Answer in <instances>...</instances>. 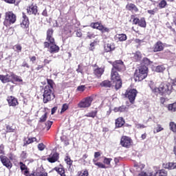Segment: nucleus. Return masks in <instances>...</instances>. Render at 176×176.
Segmentation results:
<instances>
[{
    "instance_id": "obj_1",
    "label": "nucleus",
    "mask_w": 176,
    "mask_h": 176,
    "mask_svg": "<svg viewBox=\"0 0 176 176\" xmlns=\"http://www.w3.org/2000/svg\"><path fill=\"white\" fill-rule=\"evenodd\" d=\"M148 76V67L146 65H143L135 70V82H141L144 80L145 78Z\"/></svg>"
},
{
    "instance_id": "obj_2",
    "label": "nucleus",
    "mask_w": 176,
    "mask_h": 176,
    "mask_svg": "<svg viewBox=\"0 0 176 176\" xmlns=\"http://www.w3.org/2000/svg\"><path fill=\"white\" fill-rule=\"evenodd\" d=\"M16 23V14L13 13V12H7L5 14V19L3 24L6 27H10L12 24H14Z\"/></svg>"
},
{
    "instance_id": "obj_3",
    "label": "nucleus",
    "mask_w": 176,
    "mask_h": 176,
    "mask_svg": "<svg viewBox=\"0 0 176 176\" xmlns=\"http://www.w3.org/2000/svg\"><path fill=\"white\" fill-rule=\"evenodd\" d=\"M43 102L46 104L51 101V100L54 99V94H53L52 89H50V87H45L43 91Z\"/></svg>"
},
{
    "instance_id": "obj_4",
    "label": "nucleus",
    "mask_w": 176,
    "mask_h": 176,
    "mask_svg": "<svg viewBox=\"0 0 176 176\" xmlns=\"http://www.w3.org/2000/svg\"><path fill=\"white\" fill-rule=\"evenodd\" d=\"M111 80L115 84L116 90H119L122 87V79H120V76L118 72H111Z\"/></svg>"
},
{
    "instance_id": "obj_5",
    "label": "nucleus",
    "mask_w": 176,
    "mask_h": 176,
    "mask_svg": "<svg viewBox=\"0 0 176 176\" xmlns=\"http://www.w3.org/2000/svg\"><path fill=\"white\" fill-rule=\"evenodd\" d=\"M93 100H94V96H89L86 98L84 100L78 103V105L79 108H89V107L91 105V102H93Z\"/></svg>"
},
{
    "instance_id": "obj_6",
    "label": "nucleus",
    "mask_w": 176,
    "mask_h": 176,
    "mask_svg": "<svg viewBox=\"0 0 176 176\" xmlns=\"http://www.w3.org/2000/svg\"><path fill=\"white\" fill-rule=\"evenodd\" d=\"M124 64H123V61L122 60H116L113 63V68L111 69V72H118L116 71H124Z\"/></svg>"
},
{
    "instance_id": "obj_7",
    "label": "nucleus",
    "mask_w": 176,
    "mask_h": 176,
    "mask_svg": "<svg viewBox=\"0 0 176 176\" xmlns=\"http://www.w3.org/2000/svg\"><path fill=\"white\" fill-rule=\"evenodd\" d=\"M137 89H129V91H126V97H127L131 102V104L134 103V101H135V97H137Z\"/></svg>"
},
{
    "instance_id": "obj_8",
    "label": "nucleus",
    "mask_w": 176,
    "mask_h": 176,
    "mask_svg": "<svg viewBox=\"0 0 176 176\" xmlns=\"http://www.w3.org/2000/svg\"><path fill=\"white\" fill-rule=\"evenodd\" d=\"M0 160L3 164V166H5L8 170H10L12 167H13V164H12V162H10V160L8 158V157L4 155H0Z\"/></svg>"
},
{
    "instance_id": "obj_9",
    "label": "nucleus",
    "mask_w": 176,
    "mask_h": 176,
    "mask_svg": "<svg viewBox=\"0 0 176 176\" xmlns=\"http://www.w3.org/2000/svg\"><path fill=\"white\" fill-rule=\"evenodd\" d=\"M8 82H23V79L18 76L13 74V72H8L6 74Z\"/></svg>"
},
{
    "instance_id": "obj_10",
    "label": "nucleus",
    "mask_w": 176,
    "mask_h": 176,
    "mask_svg": "<svg viewBox=\"0 0 176 176\" xmlns=\"http://www.w3.org/2000/svg\"><path fill=\"white\" fill-rule=\"evenodd\" d=\"M120 144L124 148H129L131 146V139L127 136H123L121 138Z\"/></svg>"
},
{
    "instance_id": "obj_11",
    "label": "nucleus",
    "mask_w": 176,
    "mask_h": 176,
    "mask_svg": "<svg viewBox=\"0 0 176 176\" xmlns=\"http://www.w3.org/2000/svg\"><path fill=\"white\" fill-rule=\"evenodd\" d=\"M22 28H27L28 25H30V21L28 20V17L27 15L23 14L22 23H21Z\"/></svg>"
},
{
    "instance_id": "obj_12",
    "label": "nucleus",
    "mask_w": 176,
    "mask_h": 176,
    "mask_svg": "<svg viewBox=\"0 0 176 176\" xmlns=\"http://www.w3.org/2000/svg\"><path fill=\"white\" fill-rule=\"evenodd\" d=\"M47 41H48V42H50V43H54V38H53L52 29H49L47 31Z\"/></svg>"
},
{
    "instance_id": "obj_13",
    "label": "nucleus",
    "mask_w": 176,
    "mask_h": 176,
    "mask_svg": "<svg viewBox=\"0 0 176 176\" xmlns=\"http://www.w3.org/2000/svg\"><path fill=\"white\" fill-rule=\"evenodd\" d=\"M28 13L36 15L38 13V7L34 4L31 5L28 9Z\"/></svg>"
},
{
    "instance_id": "obj_14",
    "label": "nucleus",
    "mask_w": 176,
    "mask_h": 176,
    "mask_svg": "<svg viewBox=\"0 0 176 176\" xmlns=\"http://www.w3.org/2000/svg\"><path fill=\"white\" fill-rule=\"evenodd\" d=\"M164 49V46L163 45V43L158 41L155 45H154L153 52H162Z\"/></svg>"
},
{
    "instance_id": "obj_15",
    "label": "nucleus",
    "mask_w": 176,
    "mask_h": 176,
    "mask_svg": "<svg viewBox=\"0 0 176 176\" xmlns=\"http://www.w3.org/2000/svg\"><path fill=\"white\" fill-rule=\"evenodd\" d=\"M8 102L10 107H16L19 102H17V99L14 98L13 96H10L8 98Z\"/></svg>"
},
{
    "instance_id": "obj_16",
    "label": "nucleus",
    "mask_w": 176,
    "mask_h": 176,
    "mask_svg": "<svg viewBox=\"0 0 176 176\" xmlns=\"http://www.w3.org/2000/svg\"><path fill=\"white\" fill-rule=\"evenodd\" d=\"M58 50H60V47H58V46H57L56 44H54V43H50V50H49L50 52H51L52 54L57 53V52H58Z\"/></svg>"
},
{
    "instance_id": "obj_17",
    "label": "nucleus",
    "mask_w": 176,
    "mask_h": 176,
    "mask_svg": "<svg viewBox=\"0 0 176 176\" xmlns=\"http://www.w3.org/2000/svg\"><path fill=\"white\" fill-rule=\"evenodd\" d=\"M104 50L108 53V52H112L115 50V45L113 43H107L104 45Z\"/></svg>"
},
{
    "instance_id": "obj_18",
    "label": "nucleus",
    "mask_w": 176,
    "mask_h": 176,
    "mask_svg": "<svg viewBox=\"0 0 176 176\" xmlns=\"http://www.w3.org/2000/svg\"><path fill=\"white\" fill-rule=\"evenodd\" d=\"M47 160L50 163H56L58 160V153H54L51 157L47 158Z\"/></svg>"
},
{
    "instance_id": "obj_19",
    "label": "nucleus",
    "mask_w": 176,
    "mask_h": 176,
    "mask_svg": "<svg viewBox=\"0 0 176 176\" xmlns=\"http://www.w3.org/2000/svg\"><path fill=\"white\" fill-rule=\"evenodd\" d=\"M29 176H47V173H43L39 169H37L36 172L30 174Z\"/></svg>"
},
{
    "instance_id": "obj_20",
    "label": "nucleus",
    "mask_w": 176,
    "mask_h": 176,
    "mask_svg": "<svg viewBox=\"0 0 176 176\" xmlns=\"http://www.w3.org/2000/svg\"><path fill=\"white\" fill-rule=\"evenodd\" d=\"M126 9H128V10H132V12H135V13H137V12H138V8H137V6H135V5L133 3L127 5Z\"/></svg>"
},
{
    "instance_id": "obj_21",
    "label": "nucleus",
    "mask_w": 176,
    "mask_h": 176,
    "mask_svg": "<svg viewBox=\"0 0 176 176\" xmlns=\"http://www.w3.org/2000/svg\"><path fill=\"white\" fill-rule=\"evenodd\" d=\"M124 124V120H123V118H118L116 120V126L117 127H122Z\"/></svg>"
},
{
    "instance_id": "obj_22",
    "label": "nucleus",
    "mask_w": 176,
    "mask_h": 176,
    "mask_svg": "<svg viewBox=\"0 0 176 176\" xmlns=\"http://www.w3.org/2000/svg\"><path fill=\"white\" fill-rule=\"evenodd\" d=\"M32 142H36V138H29L28 140H25L23 146L30 145V144H32Z\"/></svg>"
},
{
    "instance_id": "obj_23",
    "label": "nucleus",
    "mask_w": 176,
    "mask_h": 176,
    "mask_svg": "<svg viewBox=\"0 0 176 176\" xmlns=\"http://www.w3.org/2000/svg\"><path fill=\"white\" fill-rule=\"evenodd\" d=\"M104 74V69L102 68H98L94 70V74L98 77L100 78L101 75Z\"/></svg>"
},
{
    "instance_id": "obj_24",
    "label": "nucleus",
    "mask_w": 176,
    "mask_h": 176,
    "mask_svg": "<svg viewBox=\"0 0 176 176\" xmlns=\"http://www.w3.org/2000/svg\"><path fill=\"white\" fill-rule=\"evenodd\" d=\"M133 58L135 60V61H141L142 54H141V52H136L135 54H133Z\"/></svg>"
},
{
    "instance_id": "obj_25",
    "label": "nucleus",
    "mask_w": 176,
    "mask_h": 176,
    "mask_svg": "<svg viewBox=\"0 0 176 176\" xmlns=\"http://www.w3.org/2000/svg\"><path fill=\"white\" fill-rule=\"evenodd\" d=\"M157 175V173H153V171L148 172V174H147L145 172H142L139 173V176H156Z\"/></svg>"
},
{
    "instance_id": "obj_26",
    "label": "nucleus",
    "mask_w": 176,
    "mask_h": 176,
    "mask_svg": "<svg viewBox=\"0 0 176 176\" xmlns=\"http://www.w3.org/2000/svg\"><path fill=\"white\" fill-rule=\"evenodd\" d=\"M176 167V163L175 162H168L166 164L165 168H168V170H174Z\"/></svg>"
},
{
    "instance_id": "obj_27",
    "label": "nucleus",
    "mask_w": 176,
    "mask_h": 176,
    "mask_svg": "<svg viewBox=\"0 0 176 176\" xmlns=\"http://www.w3.org/2000/svg\"><path fill=\"white\" fill-rule=\"evenodd\" d=\"M102 25L98 22L91 23V27L92 28H96V30H99V31L102 28Z\"/></svg>"
},
{
    "instance_id": "obj_28",
    "label": "nucleus",
    "mask_w": 176,
    "mask_h": 176,
    "mask_svg": "<svg viewBox=\"0 0 176 176\" xmlns=\"http://www.w3.org/2000/svg\"><path fill=\"white\" fill-rule=\"evenodd\" d=\"M168 111H170L171 112H176V102L170 104L168 106Z\"/></svg>"
},
{
    "instance_id": "obj_29",
    "label": "nucleus",
    "mask_w": 176,
    "mask_h": 176,
    "mask_svg": "<svg viewBox=\"0 0 176 176\" xmlns=\"http://www.w3.org/2000/svg\"><path fill=\"white\" fill-rule=\"evenodd\" d=\"M117 38L118 39H119L120 42H123V41H126L127 36L124 34H118Z\"/></svg>"
},
{
    "instance_id": "obj_30",
    "label": "nucleus",
    "mask_w": 176,
    "mask_h": 176,
    "mask_svg": "<svg viewBox=\"0 0 176 176\" xmlns=\"http://www.w3.org/2000/svg\"><path fill=\"white\" fill-rule=\"evenodd\" d=\"M100 86H102V87H111V84L109 80H104L100 83Z\"/></svg>"
},
{
    "instance_id": "obj_31",
    "label": "nucleus",
    "mask_w": 176,
    "mask_h": 176,
    "mask_svg": "<svg viewBox=\"0 0 176 176\" xmlns=\"http://www.w3.org/2000/svg\"><path fill=\"white\" fill-rule=\"evenodd\" d=\"M138 25L140 27H143L144 28H145L146 27V22L145 21L144 18H142L141 19H139Z\"/></svg>"
},
{
    "instance_id": "obj_32",
    "label": "nucleus",
    "mask_w": 176,
    "mask_h": 176,
    "mask_svg": "<svg viewBox=\"0 0 176 176\" xmlns=\"http://www.w3.org/2000/svg\"><path fill=\"white\" fill-rule=\"evenodd\" d=\"M0 80L2 83H8L9 82L6 75H0Z\"/></svg>"
},
{
    "instance_id": "obj_33",
    "label": "nucleus",
    "mask_w": 176,
    "mask_h": 176,
    "mask_svg": "<svg viewBox=\"0 0 176 176\" xmlns=\"http://www.w3.org/2000/svg\"><path fill=\"white\" fill-rule=\"evenodd\" d=\"M96 115H97V111H91L85 115L87 118H96Z\"/></svg>"
},
{
    "instance_id": "obj_34",
    "label": "nucleus",
    "mask_w": 176,
    "mask_h": 176,
    "mask_svg": "<svg viewBox=\"0 0 176 176\" xmlns=\"http://www.w3.org/2000/svg\"><path fill=\"white\" fill-rule=\"evenodd\" d=\"M23 49V47H21V45L17 44V45H15L14 47H13V50L15 51V52H17L18 53H20V52H21V50Z\"/></svg>"
},
{
    "instance_id": "obj_35",
    "label": "nucleus",
    "mask_w": 176,
    "mask_h": 176,
    "mask_svg": "<svg viewBox=\"0 0 176 176\" xmlns=\"http://www.w3.org/2000/svg\"><path fill=\"white\" fill-rule=\"evenodd\" d=\"M166 69V67L164 65L157 66L155 69L157 72H163Z\"/></svg>"
},
{
    "instance_id": "obj_36",
    "label": "nucleus",
    "mask_w": 176,
    "mask_h": 176,
    "mask_svg": "<svg viewBox=\"0 0 176 176\" xmlns=\"http://www.w3.org/2000/svg\"><path fill=\"white\" fill-rule=\"evenodd\" d=\"M147 12L148 13V14L153 16L155 15V14L157 13V8H155L153 10H148Z\"/></svg>"
},
{
    "instance_id": "obj_37",
    "label": "nucleus",
    "mask_w": 176,
    "mask_h": 176,
    "mask_svg": "<svg viewBox=\"0 0 176 176\" xmlns=\"http://www.w3.org/2000/svg\"><path fill=\"white\" fill-rule=\"evenodd\" d=\"M56 171L60 174L61 176H65V170H64V168H58L56 169Z\"/></svg>"
},
{
    "instance_id": "obj_38",
    "label": "nucleus",
    "mask_w": 176,
    "mask_h": 176,
    "mask_svg": "<svg viewBox=\"0 0 176 176\" xmlns=\"http://www.w3.org/2000/svg\"><path fill=\"white\" fill-rule=\"evenodd\" d=\"M153 173H157L159 174L158 176H167V171L164 170H160L159 172H153Z\"/></svg>"
},
{
    "instance_id": "obj_39",
    "label": "nucleus",
    "mask_w": 176,
    "mask_h": 176,
    "mask_svg": "<svg viewBox=\"0 0 176 176\" xmlns=\"http://www.w3.org/2000/svg\"><path fill=\"white\" fill-rule=\"evenodd\" d=\"M65 162L67 163V164L69 166V167H71V166H72L73 161L71 160V158H69V157H65Z\"/></svg>"
},
{
    "instance_id": "obj_40",
    "label": "nucleus",
    "mask_w": 176,
    "mask_h": 176,
    "mask_svg": "<svg viewBox=\"0 0 176 176\" xmlns=\"http://www.w3.org/2000/svg\"><path fill=\"white\" fill-rule=\"evenodd\" d=\"M163 131V127L160 124H158L157 127L155 128L154 133H160V131Z\"/></svg>"
},
{
    "instance_id": "obj_41",
    "label": "nucleus",
    "mask_w": 176,
    "mask_h": 176,
    "mask_svg": "<svg viewBox=\"0 0 176 176\" xmlns=\"http://www.w3.org/2000/svg\"><path fill=\"white\" fill-rule=\"evenodd\" d=\"M142 64H144V65H149V64H151V60H149L148 59V58H144L142 59Z\"/></svg>"
},
{
    "instance_id": "obj_42",
    "label": "nucleus",
    "mask_w": 176,
    "mask_h": 176,
    "mask_svg": "<svg viewBox=\"0 0 176 176\" xmlns=\"http://www.w3.org/2000/svg\"><path fill=\"white\" fill-rule=\"evenodd\" d=\"M4 2H6V3H15V6H17V5H19V2L16 3V0H3Z\"/></svg>"
},
{
    "instance_id": "obj_43",
    "label": "nucleus",
    "mask_w": 176,
    "mask_h": 176,
    "mask_svg": "<svg viewBox=\"0 0 176 176\" xmlns=\"http://www.w3.org/2000/svg\"><path fill=\"white\" fill-rule=\"evenodd\" d=\"M46 119H47V113H45L44 115L41 116V118H40V122H46Z\"/></svg>"
},
{
    "instance_id": "obj_44",
    "label": "nucleus",
    "mask_w": 176,
    "mask_h": 176,
    "mask_svg": "<svg viewBox=\"0 0 176 176\" xmlns=\"http://www.w3.org/2000/svg\"><path fill=\"white\" fill-rule=\"evenodd\" d=\"M47 83L49 85H47V87H50V89H53V85L54 84V82L52 81V80L47 79Z\"/></svg>"
},
{
    "instance_id": "obj_45",
    "label": "nucleus",
    "mask_w": 176,
    "mask_h": 176,
    "mask_svg": "<svg viewBox=\"0 0 176 176\" xmlns=\"http://www.w3.org/2000/svg\"><path fill=\"white\" fill-rule=\"evenodd\" d=\"M166 5H167V2L164 0L161 1V2L159 3V6L161 8H165Z\"/></svg>"
},
{
    "instance_id": "obj_46",
    "label": "nucleus",
    "mask_w": 176,
    "mask_h": 176,
    "mask_svg": "<svg viewBox=\"0 0 176 176\" xmlns=\"http://www.w3.org/2000/svg\"><path fill=\"white\" fill-rule=\"evenodd\" d=\"M45 147L46 146H45V144H43V143H40L38 144V151H44Z\"/></svg>"
},
{
    "instance_id": "obj_47",
    "label": "nucleus",
    "mask_w": 176,
    "mask_h": 176,
    "mask_svg": "<svg viewBox=\"0 0 176 176\" xmlns=\"http://www.w3.org/2000/svg\"><path fill=\"white\" fill-rule=\"evenodd\" d=\"M111 161H112V159L105 157L104 160V164H107V166H109V164H111Z\"/></svg>"
},
{
    "instance_id": "obj_48",
    "label": "nucleus",
    "mask_w": 176,
    "mask_h": 176,
    "mask_svg": "<svg viewBox=\"0 0 176 176\" xmlns=\"http://www.w3.org/2000/svg\"><path fill=\"white\" fill-rule=\"evenodd\" d=\"M95 166H98L99 168H106L105 165L101 162L95 163Z\"/></svg>"
},
{
    "instance_id": "obj_49",
    "label": "nucleus",
    "mask_w": 176,
    "mask_h": 176,
    "mask_svg": "<svg viewBox=\"0 0 176 176\" xmlns=\"http://www.w3.org/2000/svg\"><path fill=\"white\" fill-rule=\"evenodd\" d=\"M68 109V104H64L62 107V109L60 111V113H63V112H65Z\"/></svg>"
},
{
    "instance_id": "obj_50",
    "label": "nucleus",
    "mask_w": 176,
    "mask_h": 176,
    "mask_svg": "<svg viewBox=\"0 0 176 176\" xmlns=\"http://www.w3.org/2000/svg\"><path fill=\"white\" fill-rule=\"evenodd\" d=\"M52 124H53V122L52 121H47L45 123V125L47 126V130H50V127H52Z\"/></svg>"
},
{
    "instance_id": "obj_51",
    "label": "nucleus",
    "mask_w": 176,
    "mask_h": 176,
    "mask_svg": "<svg viewBox=\"0 0 176 176\" xmlns=\"http://www.w3.org/2000/svg\"><path fill=\"white\" fill-rule=\"evenodd\" d=\"M87 38H89V39H92V38L96 37V35H94V34H93L90 32H88L87 34Z\"/></svg>"
},
{
    "instance_id": "obj_52",
    "label": "nucleus",
    "mask_w": 176,
    "mask_h": 176,
    "mask_svg": "<svg viewBox=\"0 0 176 176\" xmlns=\"http://www.w3.org/2000/svg\"><path fill=\"white\" fill-rule=\"evenodd\" d=\"M100 31H101V32H109V29L102 25V28Z\"/></svg>"
},
{
    "instance_id": "obj_53",
    "label": "nucleus",
    "mask_w": 176,
    "mask_h": 176,
    "mask_svg": "<svg viewBox=\"0 0 176 176\" xmlns=\"http://www.w3.org/2000/svg\"><path fill=\"white\" fill-rule=\"evenodd\" d=\"M6 130L8 133H14V129L12 128L10 126H7Z\"/></svg>"
},
{
    "instance_id": "obj_54",
    "label": "nucleus",
    "mask_w": 176,
    "mask_h": 176,
    "mask_svg": "<svg viewBox=\"0 0 176 176\" xmlns=\"http://www.w3.org/2000/svg\"><path fill=\"white\" fill-rule=\"evenodd\" d=\"M21 170L22 171H24V170H27V166L25 164H23V162H19Z\"/></svg>"
},
{
    "instance_id": "obj_55",
    "label": "nucleus",
    "mask_w": 176,
    "mask_h": 176,
    "mask_svg": "<svg viewBox=\"0 0 176 176\" xmlns=\"http://www.w3.org/2000/svg\"><path fill=\"white\" fill-rule=\"evenodd\" d=\"M85 89H86V87L85 85H81L78 87L77 90L78 91H85Z\"/></svg>"
},
{
    "instance_id": "obj_56",
    "label": "nucleus",
    "mask_w": 176,
    "mask_h": 176,
    "mask_svg": "<svg viewBox=\"0 0 176 176\" xmlns=\"http://www.w3.org/2000/svg\"><path fill=\"white\" fill-rule=\"evenodd\" d=\"M3 149H4L3 145L1 144L0 146V156H3V153H5Z\"/></svg>"
},
{
    "instance_id": "obj_57",
    "label": "nucleus",
    "mask_w": 176,
    "mask_h": 176,
    "mask_svg": "<svg viewBox=\"0 0 176 176\" xmlns=\"http://www.w3.org/2000/svg\"><path fill=\"white\" fill-rule=\"evenodd\" d=\"M78 176H89V171L85 170L82 173H80Z\"/></svg>"
},
{
    "instance_id": "obj_58",
    "label": "nucleus",
    "mask_w": 176,
    "mask_h": 176,
    "mask_svg": "<svg viewBox=\"0 0 176 176\" xmlns=\"http://www.w3.org/2000/svg\"><path fill=\"white\" fill-rule=\"evenodd\" d=\"M137 129H145V125L141 124H136Z\"/></svg>"
},
{
    "instance_id": "obj_59",
    "label": "nucleus",
    "mask_w": 176,
    "mask_h": 176,
    "mask_svg": "<svg viewBox=\"0 0 176 176\" xmlns=\"http://www.w3.org/2000/svg\"><path fill=\"white\" fill-rule=\"evenodd\" d=\"M133 24H135V25L139 24V23H140V19H138V18H135V19H133Z\"/></svg>"
},
{
    "instance_id": "obj_60",
    "label": "nucleus",
    "mask_w": 176,
    "mask_h": 176,
    "mask_svg": "<svg viewBox=\"0 0 176 176\" xmlns=\"http://www.w3.org/2000/svg\"><path fill=\"white\" fill-rule=\"evenodd\" d=\"M21 67H25L26 68H30V65H28V63H27V62L24 61Z\"/></svg>"
},
{
    "instance_id": "obj_61",
    "label": "nucleus",
    "mask_w": 176,
    "mask_h": 176,
    "mask_svg": "<svg viewBox=\"0 0 176 176\" xmlns=\"http://www.w3.org/2000/svg\"><path fill=\"white\" fill-rule=\"evenodd\" d=\"M56 111H57V107H53L51 111L52 115H54V113H56Z\"/></svg>"
},
{
    "instance_id": "obj_62",
    "label": "nucleus",
    "mask_w": 176,
    "mask_h": 176,
    "mask_svg": "<svg viewBox=\"0 0 176 176\" xmlns=\"http://www.w3.org/2000/svg\"><path fill=\"white\" fill-rule=\"evenodd\" d=\"M119 109H120V112H124V111H126V107L124 106L120 107Z\"/></svg>"
},
{
    "instance_id": "obj_63",
    "label": "nucleus",
    "mask_w": 176,
    "mask_h": 176,
    "mask_svg": "<svg viewBox=\"0 0 176 176\" xmlns=\"http://www.w3.org/2000/svg\"><path fill=\"white\" fill-rule=\"evenodd\" d=\"M76 34V36H78V38H80L82 36V32H80V30H78Z\"/></svg>"
},
{
    "instance_id": "obj_64",
    "label": "nucleus",
    "mask_w": 176,
    "mask_h": 176,
    "mask_svg": "<svg viewBox=\"0 0 176 176\" xmlns=\"http://www.w3.org/2000/svg\"><path fill=\"white\" fill-rule=\"evenodd\" d=\"M96 45V43H90V47L89 50H94V45Z\"/></svg>"
}]
</instances>
